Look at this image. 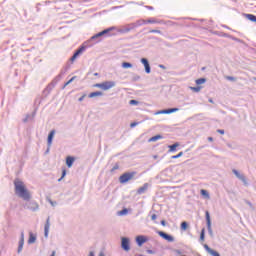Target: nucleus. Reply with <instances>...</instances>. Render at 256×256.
<instances>
[{
  "label": "nucleus",
  "instance_id": "obj_1",
  "mask_svg": "<svg viewBox=\"0 0 256 256\" xmlns=\"http://www.w3.org/2000/svg\"><path fill=\"white\" fill-rule=\"evenodd\" d=\"M15 186V193L23 199L24 201H27L24 205V209H29L30 211H37L39 209V204L35 201H29L31 199V193H29V190L25 188V184L23 181L16 179L14 181Z\"/></svg>",
  "mask_w": 256,
  "mask_h": 256
},
{
  "label": "nucleus",
  "instance_id": "obj_2",
  "mask_svg": "<svg viewBox=\"0 0 256 256\" xmlns=\"http://www.w3.org/2000/svg\"><path fill=\"white\" fill-rule=\"evenodd\" d=\"M136 175H137L136 171L125 172L119 177V182L122 184L128 183V181H131V179H133Z\"/></svg>",
  "mask_w": 256,
  "mask_h": 256
},
{
  "label": "nucleus",
  "instance_id": "obj_3",
  "mask_svg": "<svg viewBox=\"0 0 256 256\" xmlns=\"http://www.w3.org/2000/svg\"><path fill=\"white\" fill-rule=\"evenodd\" d=\"M113 29H115V27H110L108 29H105V30L95 34L94 36L91 37V41H96V43H99V41H101V37H103V35H108V33H111V31H113Z\"/></svg>",
  "mask_w": 256,
  "mask_h": 256
},
{
  "label": "nucleus",
  "instance_id": "obj_4",
  "mask_svg": "<svg viewBox=\"0 0 256 256\" xmlns=\"http://www.w3.org/2000/svg\"><path fill=\"white\" fill-rule=\"evenodd\" d=\"M232 173H234L237 179L242 181L243 185H245L246 187L247 185H249V182H247V177H245L244 174H241L239 171H237V169H233Z\"/></svg>",
  "mask_w": 256,
  "mask_h": 256
},
{
  "label": "nucleus",
  "instance_id": "obj_5",
  "mask_svg": "<svg viewBox=\"0 0 256 256\" xmlns=\"http://www.w3.org/2000/svg\"><path fill=\"white\" fill-rule=\"evenodd\" d=\"M121 247L124 251L131 250V242H130L129 238H127V237L121 238Z\"/></svg>",
  "mask_w": 256,
  "mask_h": 256
},
{
  "label": "nucleus",
  "instance_id": "obj_6",
  "mask_svg": "<svg viewBox=\"0 0 256 256\" xmlns=\"http://www.w3.org/2000/svg\"><path fill=\"white\" fill-rule=\"evenodd\" d=\"M205 216H206V225H207L209 236L213 237V229L211 228V215L209 214V211L205 212Z\"/></svg>",
  "mask_w": 256,
  "mask_h": 256
},
{
  "label": "nucleus",
  "instance_id": "obj_7",
  "mask_svg": "<svg viewBox=\"0 0 256 256\" xmlns=\"http://www.w3.org/2000/svg\"><path fill=\"white\" fill-rule=\"evenodd\" d=\"M117 84L115 81H105L102 82V91H109V89H113Z\"/></svg>",
  "mask_w": 256,
  "mask_h": 256
},
{
  "label": "nucleus",
  "instance_id": "obj_8",
  "mask_svg": "<svg viewBox=\"0 0 256 256\" xmlns=\"http://www.w3.org/2000/svg\"><path fill=\"white\" fill-rule=\"evenodd\" d=\"M23 245H25V232L22 231L20 234V240L18 242V249H17V253H21L23 251Z\"/></svg>",
  "mask_w": 256,
  "mask_h": 256
},
{
  "label": "nucleus",
  "instance_id": "obj_9",
  "mask_svg": "<svg viewBox=\"0 0 256 256\" xmlns=\"http://www.w3.org/2000/svg\"><path fill=\"white\" fill-rule=\"evenodd\" d=\"M158 235L162 237V239H165V241H168L169 243H173L175 241V238L163 231H158Z\"/></svg>",
  "mask_w": 256,
  "mask_h": 256
},
{
  "label": "nucleus",
  "instance_id": "obj_10",
  "mask_svg": "<svg viewBox=\"0 0 256 256\" xmlns=\"http://www.w3.org/2000/svg\"><path fill=\"white\" fill-rule=\"evenodd\" d=\"M177 111H179V108L164 109V110L158 111L156 115H170V113H177Z\"/></svg>",
  "mask_w": 256,
  "mask_h": 256
},
{
  "label": "nucleus",
  "instance_id": "obj_11",
  "mask_svg": "<svg viewBox=\"0 0 256 256\" xmlns=\"http://www.w3.org/2000/svg\"><path fill=\"white\" fill-rule=\"evenodd\" d=\"M51 227V217L46 219V223L44 225V237L47 239L49 237V229Z\"/></svg>",
  "mask_w": 256,
  "mask_h": 256
},
{
  "label": "nucleus",
  "instance_id": "obj_12",
  "mask_svg": "<svg viewBox=\"0 0 256 256\" xmlns=\"http://www.w3.org/2000/svg\"><path fill=\"white\" fill-rule=\"evenodd\" d=\"M133 29H135V24L130 23V24H127L126 26H123L119 30V33H129L130 31H133Z\"/></svg>",
  "mask_w": 256,
  "mask_h": 256
},
{
  "label": "nucleus",
  "instance_id": "obj_13",
  "mask_svg": "<svg viewBox=\"0 0 256 256\" xmlns=\"http://www.w3.org/2000/svg\"><path fill=\"white\" fill-rule=\"evenodd\" d=\"M140 62L144 65L145 72L147 74L151 73V65L149 64V60L147 58H141Z\"/></svg>",
  "mask_w": 256,
  "mask_h": 256
},
{
  "label": "nucleus",
  "instance_id": "obj_14",
  "mask_svg": "<svg viewBox=\"0 0 256 256\" xmlns=\"http://www.w3.org/2000/svg\"><path fill=\"white\" fill-rule=\"evenodd\" d=\"M136 243L138 247H142L144 243H147V237L140 235L136 237Z\"/></svg>",
  "mask_w": 256,
  "mask_h": 256
},
{
  "label": "nucleus",
  "instance_id": "obj_15",
  "mask_svg": "<svg viewBox=\"0 0 256 256\" xmlns=\"http://www.w3.org/2000/svg\"><path fill=\"white\" fill-rule=\"evenodd\" d=\"M55 137V130H52L49 134H48V150L51 147V145H53V138Z\"/></svg>",
  "mask_w": 256,
  "mask_h": 256
},
{
  "label": "nucleus",
  "instance_id": "obj_16",
  "mask_svg": "<svg viewBox=\"0 0 256 256\" xmlns=\"http://www.w3.org/2000/svg\"><path fill=\"white\" fill-rule=\"evenodd\" d=\"M83 51H85V47L84 46H82L78 50H76V52L73 54V56L70 58V60L71 61H75V59H77V56L81 55V53H83Z\"/></svg>",
  "mask_w": 256,
  "mask_h": 256
},
{
  "label": "nucleus",
  "instance_id": "obj_17",
  "mask_svg": "<svg viewBox=\"0 0 256 256\" xmlns=\"http://www.w3.org/2000/svg\"><path fill=\"white\" fill-rule=\"evenodd\" d=\"M147 189H149V183H145V184H143V186L138 188L137 194L138 195H143V193H145L147 191Z\"/></svg>",
  "mask_w": 256,
  "mask_h": 256
},
{
  "label": "nucleus",
  "instance_id": "obj_18",
  "mask_svg": "<svg viewBox=\"0 0 256 256\" xmlns=\"http://www.w3.org/2000/svg\"><path fill=\"white\" fill-rule=\"evenodd\" d=\"M37 241V236L33 232H29L28 245H33Z\"/></svg>",
  "mask_w": 256,
  "mask_h": 256
},
{
  "label": "nucleus",
  "instance_id": "obj_19",
  "mask_svg": "<svg viewBox=\"0 0 256 256\" xmlns=\"http://www.w3.org/2000/svg\"><path fill=\"white\" fill-rule=\"evenodd\" d=\"M133 25H135V29H137V27H141L142 25H147V20H144V19L137 20L136 22L133 23Z\"/></svg>",
  "mask_w": 256,
  "mask_h": 256
},
{
  "label": "nucleus",
  "instance_id": "obj_20",
  "mask_svg": "<svg viewBox=\"0 0 256 256\" xmlns=\"http://www.w3.org/2000/svg\"><path fill=\"white\" fill-rule=\"evenodd\" d=\"M73 163H75V158L72 156H68L66 158V165L67 167H73Z\"/></svg>",
  "mask_w": 256,
  "mask_h": 256
},
{
  "label": "nucleus",
  "instance_id": "obj_21",
  "mask_svg": "<svg viewBox=\"0 0 256 256\" xmlns=\"http://www.w3.org/2000/svg\"><path fill=\"white\" fill-rule=\"evenodd\" d=\"M102 95H103V92H101V91H96V92L90 93V94L88 95V97H89L90 99H93V97H102Z\"/></svg>",
  "mask_w": 256,
  "mask_h": 256
},
{
  "label": "nucleus",
  "instance_id": "obj_22",
  "mask_svg": "<svg viewBox=\"0 0 256 256\" xmlns=\"http://www.w3.org/2000/svg\"><path fill=\"white\" fill-rule=\"evenodd\" d=\"M159 139H163V135L158 134L156 136H153L149 139V143H154L155 141H159Z\"/></svg>",
  "mask_w": 256,
  "mask_h": 256
},
{
  "label": "nucleus",
  "instance_id": "obj_23",
  "mask_svg": "<svg viewBox=\"0 0 256 256\" xmlns=\"http://www.w3.org/2000/svg\"><path fill=\"white\" fill-rule=\"evenodd\" d=\"M147 23H150V24H161V23H163V21L157 20L155 18H150V19L146 20V24Z\"/></svg>",
  "mask_w": 256,
  "mask_h": 256
},
{
  "label": "nucleus",
  "instance_id": "obj_24",
  "mask_svg": "<svg viewBox=\"0 0 256 256\" xmlns=\"http://www.w3.org/2000/svg\"><path fill=\"white\" fill-rule=\"evenodd\" d=\"M35 119V112L32 113V115H26V117L23 120V123H27V121H33Z\"/></svg>",
  "mask_w": 256,
  "mask_h": 256
},
{
  "label": "nucleus",
  "instance_id": "obj_25",
  "mask_svg": "<svg viewBox=\"0 0 256 256\" xmlns=\"http://www.w3.org/2000/svg\"><path fill=\"white\" fill-rule=\"evenodd\" d=\"M200 194H201L203 197H205V199H210L209 192H208L207 190L202 189V190L200 191Z\"/></svg>",
  "mask_w": 256,
  "mask_h": 256
},
{
  "label": "nucleus",
  "instance_id": "obj_26",
  "mask_svg": "<svg viewBox=\"0 0 256 256\" xmlns=\"http://www.w3.org/2000/svg\"><path fill=\"white\" fill-rule=\"evenodd\" d=\"M131 67H133V64H131L129 62H123L122 63V68L123 69H131Z\"/></svg>",
  "mask_w": 256,
  "mask_h": 256
},
{
  "label": "nucleus",
  "instance_id": "obj_27",
  "mask_svg": "<svg viewBox=\"0 0 256 256\" xmlns=\"http://www.w3.org/2000/svg\"><path fill=\"white\" fill-rule=\"evenodd\" d=\"M188 227H189V224L186 221L181 223L180 228L182 231H187Z\"/></svg>",
  "mask_w": 256,
  "mask_h": 256
},
{
  "label": "nucleus",
  "instance_id": "obj_28",
  "mask_svg": "<svg viewBox=\"0 0 256 256\" xmlns=\"http://www.w3.org/2000/svg\"><path fill=\"white\" fill-rule=\"evenodd\" d=\"M177 147H179V143H175L173 145H170L169 149H170L171 152H173V151H177Z\"/></svg>",
  "mask_w": 256,
  "mask_h": 256
},
{
  "label": "nucleus",
  "instance_id": "obj_29",
  "mask_svg": "<svg viewBox=\"0 0 256 256\" xmlns=\"http://www.w3.org/2000/svg\"><path fill=\"white\" fill-rule=\"evenodd\" d=\"M207 79L200 78L196 80V85H203V83H206Z\"/></svg>",
  "mask_w": 256,
  "mask_h": 256
},
{
  "label": "nucleus",
  "instance_id": "obj_30",
  "mask_svg": "<svg viewBox=\"0 0 256 256\" xmlns=\"http://www.w3.org/2000/svg\"><path fill=\"white\" fill-rule=\"evenodd\" d=\"M191 91H194V93H199L201 91V86H196V87H190Z\"/></svg>",
  "mask_w": 256,
  "mask_h": 256
},
{
  "label": "nucleus",
  "instance_id": "obj_31",
  "mask_svg": "<svg viewBox=\"0 0 256 256\" xmlns=\"http://www.w3.org/2000/svg\"><path fill=\"white\" fill-rule=\"evenodd\" d=\"M200 241H205V228H203L201 230V233H200Z\"/></svg>",
  "mask_w": 256,
  "mask_h": 256
},
{
  "label": "nucleus",
  "instance_id": "obj_32",
  "mask_svg": "<svg viewBox=\"0 0 256 256\" xmlns=\"http://www.w3.org/2000/svg\"><path fill=\"white\" fill-rule=\"evenodd\" d=\"M127 213H129V210L127 208H124L119 212V215H127Z\"/></svg>",
  "mask_w": 256,
  "mask_h": 256
},
{
  "label": "nucleus",
  "instance_id": "obj_33",
  "mask_svg": "<svg viewBox=\"0 0 256 256\" xmlns=\"http://www.w3.org/2000/svg\"><path fill=\"white\" fill-rule=\"evenodd\" d=\"M77 79V76L72 77L68 82L64 84V87H67V85H70V83H73V80Z\"/></svg>",
  "mask_w": 256,
  "mask_h": 256
},
{
  "label": "nucleus",
  "instance_id": "obj_34",
  "mask_svg": "<svg viewBox=\"0 0 256 256\" xmlns=\"http://www.w3.org/2000/svg\"><path fill=\"white\" fill-rule=\"evenodd\" d=\"M204 249L207 251V253H210L213 251V249H211V247H209V245L204 244Z\"/></svg>",
  "mask_w": 256,
  "mask_h": 256
},
{
  "label": "nucleus",
  "instance_id": "obj_35",
  "mask_svg": "<svg viewBox=\"0 0 256 256\" xmlns=\"http://www.w3.org/2000/svg\"><path fill=\"white\" fill-rule=\"evenodd\" d=\"M149 33H158L159 35L163 34V32H161V30H156V29L150 30Z\"/></svg>",
  "mask_w": 256,
  "mask_h": 256
},
{
  "label": "nucleus",
  "instance_id": "obj_36",
  "mask_svg": "<svg viewBox=\"0 0 256 256\" xmlns=\"http://www.w3.org/2000/svg\"><path fill=\"white\" fill-rule=\"evenodd\" d=\"M179 157H183V152H180L179 154L172 156L171 159H179Z\"/></svg>",
  "mask_w": 256,
  "mask_h": 256
},
{
  "label": "nucleus",
  "instance_id": "obj_37",
  "mask_svg": "<svg viewBox=\"0 0 256 256\" xmlns=\"http://www.w3.org/2000/svg\"><path fill=\"white\" fill-rule=\"evenodd\" d=\"M212 256H221V254H219V252L215 251L212 249V251L209 253Z\"/></svg>",
  "mask_w": 256,
  "mask_h": 256
},
{
  "label": "nucleus",
  "instance_id": "obj_38",
  "mask_svg": "<svg viewBox=\"0 0 256 256\" xmlns=\"http://www.w3.org/2000/svg\"><path fill=\"white\" fill-rule=\"evenodd\" d=\"M227 81H237L236 77L233 76H226Z\"/></svg>",
  "mask_w": 256,
  "mask_h": 256
},
{
  "label": "nucleus",
  "instance_id": "obj_39",
  "mask_svg": "<svg viewBox=\"0 0 256 256\" xmlns=\"http://www.w3.org/2000/svg\"><path fill=\"white\" fill-rule=\"evenodd\" d=\"M117 169H119V163H116L112 169H111V173H113V171H117Z\"/></svg>",
  "mask_w": 256,
  "mask_h": 256
},
{
  "label": "nucleus",
  "instance_id": "obj_40",
  "mask_svg": "<svg viewBox=\"0 0 256 256\" xmlns=\"http://www.w3.org/2000/svg\"><path fill=\"white\" fill-rule=\"evenodd\" d=\"M139 103V101L137 100H130L129 104L130 105H137Z\"/></svg>",
  "mask_w": 256,
  "mask_h": 256
},
{
  "label": "nucleus",
  "instance_id": "obj_41",
  "mask_svg": "<svg viewBox=\"0 0 256 256\" xmlns=\"http://www.w3.org/2000/svg\"><path fill=\"white\" fill-rule=\"evenodd\" d=\"M245 204L249 205V207L253 208V203H251V201L245 200Z\"/></svg>",
  "mask_w": 256,
  "mask_h": 256
},
{
  "label": "nucleus",
  "instance_id": "obj_42",
  "mask_svg": "<svg viewBox=\"0 0 256 256\" xmlns=\"http://www.w3.org/2000/svg\"><path fill=\"white\" fill-rule=\"evenodd\" d=\"M139 125V122H133L130 124V127L133 129V127H137Z\"/></svg>",
  "mask_w": 256,
  "mask_h": 256
},
{
  "label": "nucleus",
  "instance_id": "obj_43",
  "mask_svg": "<svg viewBox=\"0 0 256 256\" xmlns=\"http://www.w3.org/2000/svg\"><path fill=\"white\" fill-rule=\"evenodd\" d=\"M66 175H67V172L65 170H63L62 176L60 179H58V181H61L63 179V177H65Z\"/></svg>",
  "mask_w": 256,
  "mask_h": 256
},
{
  "label": "nucleus",
  "instance_id": "obj_44",
  "mask_svg": "<svg viewBox=\"0 0 256 256\" xmlns=\"http://www.w3.org/2000/svg\"><path fill=\"white\" fill-rule=\"evenodd\" d=\"M94 87H97V89H102V83L94 84Z\"/></svg>",
  "mask_w": 256,
  "mask_h": 256
},
{
  "label": "nucleus",
  "instance_id": "obj_45",
  "mask_svg": "<svg viewBox=\"0 0 256 256\" xmlns=\"http://www.w3.org/2000/svg\"><path fill=\"white\" fill-rule=\"evenodd\" d=\"M217 133H220V135H225V130L223 129H218Z\"/></svg>",
  "mask_w": 256,
  "mask_h": 256
},
{
  "label": "nucleus",
  "instance_id": "obj_46",
  "mask_svg": "<svg viewBox=\"0 0 256 256\" xmlns=\"http://www.w3.org/2000/svg\"><path fill=\"white\" fill-rule=\"evenodd\" d=\"M151 220L156 221L157 220V214H152L151 215Z\"/></svg>",
  "mask_w": 256,
  "mask_h": 256
},
{
  "label": "nucleus",
  "instance_id": "obj_47",
  "mask_svg": "<svg viewBox=\"0 0 256 256\" xmlns=\"http://www.w3.org/2000/svg\"><path fill=\"white\" fill-rule=\"evenodd\" d=\"M85 97H87V95L86 94H83L79 99H78V101H83L84 99H85Z\"/></svg>",
  "mask_w": 256,
  "mask_h": 256
},
{
  "label": "nucleus",
  "instance_id": "obj_48",
  "mask_svg": "<svg viewBox=\"0 0 256 256\" xmlns=\"http://www.w3.org/2000/svg\"><path fill=\"white\" fill-rule=\"evenodd\" d=\"M146 252L148 253V255H155V251L153 250H147Z\"/></svg>",
  "mask_w": 256,
  "mask_h": 256
},
{
  "label": "nucleus",
  "instance_id": "obj_49",
  "mask_svg": "<svg viewBox=\"0 0 256 256\" xmlns=\"http://www.w3.org/2000/svg\"><path fill=\"white\" fill-rule=\"evenodd\" d=\"M50 205H52V207H55V205H57L56 202H53L52 200L49 201Z\"/></svg>",
  "mask_w": 256,
  "mask_h": 256
},
{
  "label": "nucleus",
  "instance_id": "obj_50",
  "mask_svg": "<svg viewBox=\"0 0 256 256\" xmlns=\"http://www.w3.org/2000/svg\"><path fill=\"white\" fill-rule=\"evenodd\" d=\"M61 80V75H58L56 78H55V81L57 83V81H60Z\"/></svg>",
  "mask_w": 256,
  "mask_h": 256
},
{
  "label": "nucleus",
  "instance_id": "obj_51",
  "mask_svg": "<svg viewBox=\"0 0 256 256\" xmlns=\"http://www.w3.org/2000/svg\"><path fill=\"white\" fill-rule=\"evenodd\" d=\"M146 9H149V11H153V6H146Z\"/></svg>",
  "mask_w": 256,
  "mask_h": 256
},
{
  "label": "nucleus",
  "instance_id": "obj_52",
  "mask_svg": "<svg viewBox=\"0 0 256 256\" xmlns=\"http://www.w3.org/2000/svg\"><path fill=\"white\" fill-rule=\"evenodd\" d=\"M161 225H162L163 227H165V225H167V222H165V220H162V221H161Z\"/></svg>",
  "mask_w": 256,
  "mask_h": 256
},
{
  "label": "nucleus",
  "instance_id": "obj_53",
  "mask_svg": "<svg viewBox=\"0 0 256 256\" xmlns=\"http://www.w3.org/2000/svg\"><path fill=\"white\" fill-rule=\"evenodd\" d=\"M159 68H160V69H166L165 65H163V64H160V65H159Z\"/></svg>",
  "mask_w": 256,
  "mask_h": 256
},
{
  "label": "nucleus",
  "instance_id": "obj_54",
  "mask_svg": "<svg viewBox=\"0 0 256 256\" xmlns=\"http://www.w3.org/2000/svg\"><path fill=\"white\" fill-rule=\"evenodd\" d=\"M88 256H95V252L90 251Z\"/></svg>",
  "mask_w": 256,
  "mask_h": 256
},
{
  "label": "nucleus",
  "instance_id": "obj_55",
  "mask_svg": "<svg viewBox=\"0 0 256 256\" xmlns=\"http://www.w3.org/2000/svg\"><path fill=\"white\" fill-rule=\"evenodd\" d=\"M56 251H52L51 255L50 256H55L56 255Z\"/></svg>",
  "mask_w": 256,
  "mask_h": 256
},
{
  "label": "nucleus",
  "instance_id": "obj_56",
  "mask_svg": "<svg viewBox=\"0 0 256 256\" xmlns=\"http://www.w3.org/2000/svg\"><path fill=\"white\" fill-rule=\"evenodd\" d=\"M99 256H105V253L100 252V253H99Z\"/></svg>",
  "mask_w": 256,
  "mask_h": 256
},
{
  "label": "nucleus",
  "instance_id": "obj_57",
  "mask_svg": "<svg viewBox=\"0 0 256 256\" xmlns=\"http://www.w3.org/2000/svg\"><path fill=\"white\" fill-rule=\"evenodd\" d=\"M208 141H213V137H208Z\"/></svg>",
  "mask_w": 256,
  "mask_h": 256
},
{
  "label": "nucleus",
  "instance_id": "obj_58",
  "mask_svg": "<svg viewBox=\"0 0 256 256\" xmlns=\"http://www.w3.org/2000/svg\"><path fill=\"white\" fill-rule=\"evenodd\" d=\"M94 75H95V77H98L99 73L96 72V73H94Z\"/></svg>",
  "mask_w": 256,
  "mask_h": 256
},
{
  "label": "nucleus",
  "instance_id": "obj_59",
  "mask_svg": "<svg viewBox=\"0 0 256 256\" xmlns=\"http://www.w3.org/2000/svg\"><path fill=\"white\" fill-rule=\"evenodd\" d=\"M209 103H213V99H209Z\"/></svg>",
  "mask_w": 256,
  "mask_h": 256
},
{
  "label": "nucleus",
  "instance_id": "obj_60",
  "mask_svg": "<svg viewBox=\"0 0 256 256\" xmlns=\"http://www.w3.org/2000/svg\"><path fill=\"white\" fill-rule=\"evenodd\" d=\"M224 37H227V34H224Z\"/></svg>",
  "mask_w": 256,
  "mask_h": 256
}]
</instances>
